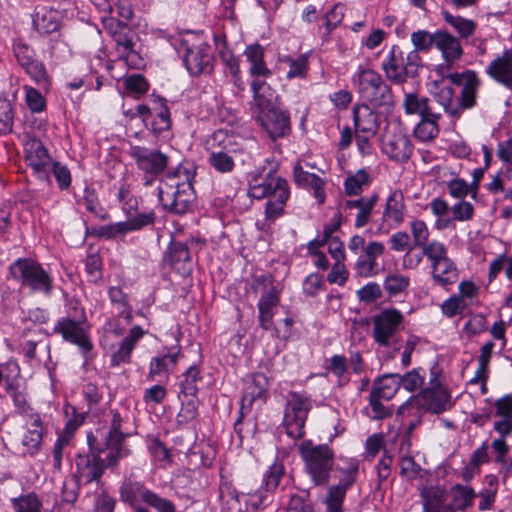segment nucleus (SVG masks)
Returning <instances> with one entry per match:
<instances>
[{
    "label": "nucleus",
    "instance_id": "obj_1",
    "mask_svg": "<svg viewBox=\"0 0 512 512\" xmlns=\"http://www.w3.org/2000/svg\"><path fill=\"white\" fill-rule=\"evenodd\" d=\"M120 427V414L114 412L110 430L105 437V447H95L91 437L88 436L90 451L79 453L75 460L79 483L87 484L98 481L107 467L116 464L127 454V451L121 446L125 435L121 432Z\"/></svg>",
    "mask_w": 512,
    "mask_h": 512
},
{
    "label": "nucleus",
    "instance_id": "obj_2",
    "mask_svg": "<svg viewBox=\"0 0 512 512\" xmlns=\"http://www.w3.org/2000/svg\"><path fill=\"white\" fill-rule=\"evenodd\" d=\"M250 88L256 121L270 140L275 142L288 137L292 132L290 113L275 103V91L264 80H253Z\"/></svg>",
    "mask_w": 512,
    "mask_h": 512
},
{
    "label": "nucleus",
    "instance_id": "obj_3",
    "mask_svg": "<svg viewBox=\"0 0 512 512\" xmlns=\"http://www.w3.org/2000/svg\"><path fill=\"white\" fill-rule=\"evenodd\" d=\"M195 175L196 167L188 161L166 173L164 187H159V201L164 210L173 214H184L189 210L195 200L192 184Z\"/></svg>",
    "mask_w": 512,
    "mask_h": 512
},
{
    "label": "nucleus",
    "instance_id": "obj_4",
    "mask_svg": "<svg viewBox=\"0 0 512 512\" xmlns=\"http://www.w3.org/2000/svg\"><path fill=\"white\" fill-rule=\"evenodd\" d=\"M248 194L251 198L267 199L265 215L268 220L282 216L290 197V187L285 178L274 169L263 168L251 175Z\"/></svg>",
    "mask_w": 512,
    "mask_h": 512
},
{
    "label": "nucleus",
    "instance_id": "obj_5",
    "mask_svg": "<svg viewBox=\"0 0 512 512\" xmlns=\"http://www.w3.org/2000/svg\"><path fill=\"white\" fill-rule=\"evenodd\" d=\"M172 45L190 76L213 73L215 57L204 31H187L174 39Z\"/></svg>",
    "mask_w": 512,
    "mask_h": 512
},
{
    "label": "nucleus",
    "instance_id": "obj_6",
    "mask_svg": "<svg viewBox=\"0 0 512 512\" xmlns=\"http://www.w3.org/2000/svg\"><path fill=\"white\" fill-rule=\"evenodd\" d=\"M352 83L360 98L374 108L392 111L395 105L391 86L373 69L359 67L352 76Z\"/></svg>",
    "mask_w": 512,
    "mask_h": 512
},
{
    "label": "nucleus",
    "instance_id": "obj_7",
    "mask_svg": "<svg viewBox=\"0 0 512 512\" xmlns=\"http://www.w3.org/2000/svg\"><path fill=\"white\" fill-rule=\"evenodd\" d=\"M135 114L141 119L144 127L157 139L167 140L172 133V118L168 100L153 92L146 102L135 107Z\"/></svg>",
    "mask_w": 512,
    "mask_h": 512
},
{
    "label": "nucleus",
    "instance_id": "obj_8",
    "mask_svg": "<svg viewBox=\"0 0 512 512\" xmlns=\"http://www.w3.org/2000/svg\"><path fill=\"white\" fill-rule=\"evenodd\" d=\"M298 450L312 482L315 485H327L334 467L333 449L327 444H315L312 440H305Z\"/></svg>",
    "mask_w": 512,
    "mask_h": 512
},
{
    "label": "nucleus",
    "instance_id": "obj_9",
    "mask_svg": "<svg viewBox=\"0 0 512 512\" xmlns=\"http://www.w3.org/2000/svg\"><path fill=\"white\" fill-rule=\"evenodd\" d=\"M13 279L20 281L23 287L29 288L34 293L49 296L52 293L53 281L43 267L27 258H19L9 267Z\"/></svg>",
    "mask_w": 512,
    "mask_h": 512
},
{
    "label": "nucleus",
    "instance_id": "obj_10",
    "mask_svg": "<svg viewBox=\"0 0 512 512\" xmlns=\"http://www.w3.org/2000/svg\"><path fill=\"white\" fill-rule=\"evenodd\" d=\"M23 158L27 167L40 182L51 184L50 166L53 162L49 150L43 142L32 133H24L23 136Z\"/></svg>",
    "mask_w": 512,
    "mask_h": 512
},
{
    "label": "nucleus",
    "instance_id": "obj_11",
    "mask_svg": "<svg viewBox=\"0 0 512 512\" xmlns=\"http://www.w3.org/2000/svg\"><path fill=\"white\" fill-rule=\"evenodd\" d=\"M12 52L24 73L38 86H48L50 78L45 64L37 56L36 50L23 38L12 40Z\"/></svg>",
    "mask_w": 512,
    "mask_h": 512
},
{
    "label": "nucleus",
    "instance_id": "obj_12",
    "mask_svg": "<svg viewBox=\"0 0 512 512\" xmlns=\"http://www.w3.org/2000/svg\"><path fill=\"white\" fill-rule=\"evenodd\" d=\"M311 400L298 392H290L287 397L283 426L292 439H301L305 435V422L311 409Z\"/></svg>",
    "mask_w": 512,
    "mask_h": 512
},
{
    "label": "nucleus",
    "instance_id": "obj_13",
    "mask_svg": "<svg viewBox=\"0 0 512 512\" xmlns=\"http://www.w3.org/2000/svg\"><path fill=\"white\" fill-rule=\"evenodd\" d=\"M451 396L448 390L440 384L425 388L418 395L411 397L398 408V414L404 415L406 411L421 408L439 414L451 407Z\"/></svg>",
    "mask_w": 512,
    "mask_h": 512
},
{
    "label": "nucleus",
    "instance_id": "obj_14",
    "mask_svg": "<svg viewBox=\"0 0 512 512\" xmlns=\"http://www.w3.org/2000/svg\"><path fill=\"white\" fill-rule=\"evenodd\" d=\"M404 316L395 308L381 310L372 318V337L379 346L389 347L402 329Z\"/></svg>",
    "mask_w": 512,
    "mask_h": 512
},
{
    "label": "nucleus",
    "instance_id": "obj_15",
    "mask_svg": "<svg viewBox=\"0 0 512 512\" xmlns=\"http://www.w3.org/2000/svg\"><path fill=\"white\" fill-rule=\"evenodd\" d=\"M73 316L63 317L58 320L54 332L60 334L65 341L77 345L83 352L92 349L85 326V317L82 309L74 307Z\"/></svg>",
    "mask_w": 512,
    "mask_h": 512
},
{
    "label": "nucleus",
    "instance_id": "obj_16",
    "mask_svg": "<svg viewBox=\"0 0 512 512\" xmlns=\"http://www.w3.org/2000/svg\"><path fill=\"white\" fill-rule=\"evenodd\" d=\"M117 199L126 215L125 221L115 224H154L156 216L153 210L139 207L138 199L133 195L131 185L123 181L117 192Z\"/></svg>",
    "mask_w": 512,
    "mask_h": 512
},
{
    "label": "nucleus",
    "instance_id": "obj_17",
    "mask_svg": "<svg viewBox=\"0 0 512 512\" xmlns=\"http://www.w3.org/2000/svg\"><path fill=\"white\" fill-rule=\"evenodd\" d=\"M130 156L134 159L137 168L151 178L161 175L169 163V157L165 153L145 146H132Z\"/></svg>",
    "mask_w": 512,
    "mask_h": 512
},
{
    "label": "nucleus",
    "instance_id": "obj_18",
    "mask_svg": "<svg viewBox=\"0 0 512 512\" xmlns=\"http://www.w3.org/2000/svg\"><path fill=\"white\" fill-rule=\"evenodd\" d=\"M447 78L457 86H462L458 108L460 115L464 110H469L477 105L478 90L481 86V79L474 70H465L461 73H450Z\"/></svg>",
    "mask_w": 512,
    "mask_h": 512
},
{
    "label": "nucleus",
    "instance_id": "obj_19",
    "mask_svg": "<svg viewBox=\"0 0 512 512\" xmlns=\"http://www.w3.org/2000/svg\"><path fill=\"white\" fill-rule=\"evenodd\" d=\"M260 286L265 288V292L258 302V319L260 326L269 330L273 325L274 309L279 303V293L274 286L271 285V277L262 275L255 279L252 288L258 291Z\"/></svg>",
    "mask_w": 512,
    "mask_h": 512
},
{
    "label": "nucleus",
    "instance_id": "obj_20",
    "mask_svg": "<svg viewBox=\"0 0 512 512\" xmlns=\"http://www.w3.org/2000/svg\"><path fill=\"white\" fill-rule=\"evenodd\" d=\"M107 30L116 44V50L121 58L129 59L136 56L135 50L138 35L127 23L110 22Z\"/></svg>",
    "mask_w": 512,
    "mask_h": 512
},
{
    "label": "nucleus",
    "instance_id": "obj_21",
    "mask_svg": "<svg viewBox=\"0 0 512 512\" xmlns=\"http://www.w3.org/2000/svg\"><path fill=\"white\" fill-rule=\"evenodd\" d=\"M372 105L367 103H355L352 107V119L355 132L376 135L379 131L381 120L380 113Z\"/></svg>",
    "mask_w": 512,
    "mask_h": 512
},
{
    "label": "nucleus",
    "instance_id": "obj_22",
    "mask_svg": "<svg viewBox=\"0 0 512 512\" xmlns=\"http://www.w3.org/2000/svg\"><path fill=\"white\" fill-rule=\"evenodd\" d=\"M382 69L389 81L402 85L408 80L409 69L406 66L405 56L398 45H393L382 62Z\"/></svg>",
    "mask_w": 512,
    "mask_h": 512
},
{
    "label": "nucleus",
    "instance_id": "obj_23",
    "mask_svg": "<svg viewBox=\"0 0 512 512\" xmlns=\"http://www.w3.org/2000/svg\"><path fill=\"white\" fill-rule=\"evenodd\" d=\"M414 145L409 136L398 132L383 142L382 152L392 161L406 163L412 156Z\"/></svg>",
    "mask_w": 512,
    "mask_h": 512
},
{
    "label": "nucleus",
    "instance_id": "obj_24",
    "mask_svg": "<svg viewBox=\"0 0 512 512\" xmlns=\"http://www.w3.org/2000/svg\"><path fill=\"white\" fill-rule=\"evenodd\" d=\"M486 75L497 84L512 90V51L505 49L486 67Z\"/></svg>",
    "mask_w": 512,
    "mask_h": 512
},
{
    "label": "nucleus",
    "instance_id": "obj_25",
    "mask_svg": "<svg viewBox=\"0 0 512 512\" xmlns=\"http://www.w3.org/2000/svg\"><path fill=\"white\" fill-rule=\"evenodd\" d=\"M358 471L357 465H351L347 470H341L343 478L337 485L331 486L327 495V512H341L347 489L355 482Z\"/></svg>",
    "mask_w": 512,
    "mask_h": 512
},
{
    "label": "nucleus",
    "instance_id": "obj_26",
    "mask_svg": "<svg viewBox=\"0 0 512 512\" xmlns=\"http://www.w3.org/2000/svg\"><path fill=\"white\" fill-rule=\"evenodd\" d=\"M243 55L249 62V75L253 80H264L272 76L271 69L268 68L265 62V49L259 43L247 45Z\"/></svg>",
    "mask_w": 512,
    "mask_h": 512
},
{
    "label": "nucleus",
    "instance_id": "obj_27",
    "mask_svg": "<svg viewBox=\"0 0 512 512\" xmlns=\"http://www.w3.org/2000/svg\"><path fill=\"white\" fill-rule=\"evenodd\" d=\"M294 182L297 186L310 189L319 204H323L326 198L325 181L315 173L305 171L298 162L293 168Z\"/></svg>",
    "mask_w": 512,
    "mask_h": 512
},
{
    "label": "nucleus",
    "instance_id": "obj_28",
    "mask_svg": "<svg viewBox=\"0 0 512 512\" xmlns=\"http://www.w3.org/2000/svg\"><path fill=\"white\" fill-rule=\"evenodd\" d=\"M435 48L441 52L442 58L448 66L458 62L464 53L459 39L440 29L437 30Z\"/></svg>",
    "mask_w": 512,
    "mask_h": 512
},
{
    "label": "nucleus",
    "instance_id": "obj_29",
    "mask_svg": "<svg viewBox=\"0 0 512 512\" xmlns=\"http://www.w3.org/2000/svg\"><path fill=\"white\" fill-rule=\"evenodd\" d=\"M213 42L218 57L224 66L225 75L236 74L240 72V57L235 55L229 47L227 36L224 32L213 34Z\"/></svg>",
    "mask_w": 512,
    "mask_h": 512
},
{
    "label": "nucleus",
    "instance_id": "obj_30",
    "mask_svg": "<svg viewBox=\"0 0 512 512\" xmlns=\"http://www.w3.org/2000/svg\"><path fill=\"white\" fill-rule=\"evenodd\" d=\"M32 25L40 35L57 32L61 26L60 13L58 10L46 6L36 8L32 16Z\"/></svg>",
    "mask_w": 512,
    "mask_h": 512
},
{
    "label": "nucleus",
    "instance_id": "obj_31",
    "mask_svg": "<svg viewBox=\"0 0 512 512\" xmlns=\"http://www.w3.org/2000/svg\"><path fill=\"white\" fill-rule=\"evenodd\" d=\"M413 239L405 233L398 232L390 237L391 249L403 252L411 251L414 246H423L429 237L427 226H412Z\"/></svg>",
    "mask_w": 512,
    "mask_h": 512
},
{
    "label": "nucleus",
    "instance_id": "obj_32",
    "mask_svg": "<svg viewBox=\"0 0 512 512\" xmlns=\"http://www.w3.org/2000/svg\"><path fill=\"white\" fill-rule=\"evenodd\" d=\"M495 415L500 419L495 421L493 429L500 436L512 434V395H504L494 403Z\"/></svg>",
    "mask_w": 512,
    "mask_h": 512
},
{
    "label": "nucleus",
    "instance_id": "obj_33",
    "mask_svg": "<svg viewBox=\"0 0 512 512\" xmlns=\"http://www.w3.org/2000/svg\"><path fill=\"white\" fill-rule=\"evenodd\" d=\"M402 106L406 115H418L420 118L435 117L434 111L437 110L432 99L417 93H406Z\"/></svg>",
    "mask_w": 512,
    "mask_h": 512
},
{
    "label": "nucleus",
    "instance_id": "obj_34",
    "mask_svg": "<svg viewBox=\"0 0 512 512\" xmlns=\"http://www.w3.org/2000/svg\"><path fill=\"white\" fill-rule=\"evenodd\" d=\"M268 379L263 373H254L250 375L245 384L244 395L242 397V409L244 405H252L257 399H261L268 390Z\"/></svg>",
    "mask_w": 512,
    "mask_h": 512
},
{
    "label": "nucleus",
    "instance_id": "obj_35",
    "mask_svg": "<svg viewBox=\"0 0 512 512\" xmlns=\"http://www.w3.org/2000/svg\"><path fill=\"white\" fill-rule=\"evenodd\" d=\"M435 117L424 116L413 129L414 137L420 142H430L436 139L440 133L439 120L442 118L440 111H434Z\"/></svg>",
    "mask_w": 512,
    "mask_h": 512
},
{
    "label": "nucleus",
    "instance_id": "obj_36",
    "mask_svg": "<svg viewBox=\"0 0 512 512\" xmlns=\"http://www.w3.org/2000/svg\"><path fill=\"white\" fill-rule=\"evenodd\" d=\"M405 211L404 194L401 190L395 189L390 192L386 199L382 220L384 222L401 223L404 221Z\"/></svg>",
    "mask_w": 512,
    "mask_h": 512
},
{
    "label": "nucleus",
    "instance_id": "obj_37",
    "mask_svg": "<svg viewBox=\"0 0 512 512\" xmlns=\"http://www.w3.org/2000/svg\"><path fill=\"white\" fill-rule=\"evenodd\" d=\"M152 493V490L140 482L124 481L120 488L121 500L133 507H137L139 502L147 504Z\"/></svg>",
    "mask_w": 512,
    "mask_h": 512
},
{
    "label": "nucleus",
    "instance_id": "obj_38",
    "mask_svg": "<svg viewBox=\"0 0 512 512\" xmlns=\"http://www.w3.org/2000/svg\"><path fill=\"white\" fill-rule=\"evenodd\" d=\"M210 151H220L222 153L235 157L242 153V145L235 140L233 135L219 129L215 131L210 139Z\"/></svg>",
    "mask_w": 512,
    "mask_h": 512
},
{
    "label": "nucleus",
    "instance_id": "obj_39",
    "mask_svg": "<svg viewBox=\"0 0 512 512\" xmlns=\"http://www.w3.org/2000/svg\"><path fill=\"white\" fill-rule=\"evenodd\" d=\"M144 335L140 326H134L129 334L122 340L118 350L112 355L111 363L113 366H119L122 363L130 361L131 352L135 343Z\"/></svg>",
    "mask_w": 512,
    "mask_h": 512
},
{
    "label": "nucleus",
    "instance_id": "obj_40",
    "mask_svg": "<svg viewBox=\"0 0 512 512\" xmlns=\"http://www.w3.org/2000/svg\"><path fill=\"white\" fill-rule=\"evenodd\" d=\"M432 267V277L435 283L441 286L453 284L458 279V269L449 258L435 263Z\"/></svg>",
    "mask_w": 512,
    "mask_h": 512
},
{
    "label": "nucleus",
    "instance_id": "obj_41",
    "mask_svg": "<svg viewBox=\"0 0 512 512\" xmlns=\"http://www.w3.org/2000/svg\"><path fill=\"white\" fill-rule=\"evenodd\" d=\"M378 198V194L373 193L369 198L360 197L359 199L349 200L346 202V207L348 209L358 210L355 224H367Z\"/></svg>",
    "mask_w": 512,
    "mask_h": 512
},
{
    "label": "nucleus",
    "instance_id": "obj_42",
    "mask_svg": "<svg viewBox=\"0 0 512 512\" xmlns=\"http://www.w3.org/2000/svg\"><path fill=\"white\" fill-rule=\"evenodd\" d=\"M339 227L328 226L324 230L323 235L318 239L321 247L325 244L328 245V251L335 261H343L345 259L343 242L337 236H332Z\"/></svg>",
    "mask_w": 512,
    "mask_h": 512
},
{
    "label": "nucleus",
    "instance_id": "obj_43",
    "mask_svg": "<svg viewBox=\"0 0 512 512\" xmlns=\"http://www.w3.org/2000/svg\"><path fill=\"white\" fill-rule=\"evenodd\" d=\"M284 63L288 64L289 70L286 73L288 80L305 79L309 72V55L307 53L300 54L297 57L285 56Z\"/></svg>",
    "mask_w": 512,
    "mask_h": 512
},
{
    "label": "nucleus",
    "instance_id": "obj_44",
    "mask_svg": "<svg viewBox=\"0 0 512 512\" xmlns=\"http://www.w3.org/2000/svg\"><path fill=\"white\" fill-rule=\"evenodd\" d=\"M180 352L166 353L153 357L150 362L149 376L153 379L156 376L168 374L170 368L178 361Z\"/></svg>",
    "mask_w": 512,
    "mask_h": 512
},
{
    "label": "nucleus",
    "instance_id": "obj_45",
    "mask_svg": "<svg viewBox=\"0 0 512 512\" xmlns=\"http://www.w3.org/2000/svg\"><path fill=\"white\" fill-rule=\"evenodd\" d=\"M443 19L452 26L461 38L472 36L476 30V23L462 16H454L448 11H442Z\"/></svg>",
    "mask_w": 512,
    "mask_h": 512
},
{
    "label": "nucleus",
    "instance_id": "obj_46",
    "mask_svg": "<svg viewBox=\"0 0 512 512\" xmlns=\"http://www.w3.org/2000/svg\"><path fill=\"white\" fill-rule=\"evenodd\" d=\"M371 183V177L366 169L361 168L355 174L348 176L344 180V191L349 196L359 195L364 186Z\"/></svg>",
    "mask_w": 512,
    "mask_h": 512
},
{
    "label": "nucleus",
    "instance_id": "obj_47",
    "mask_svg": "<svg viewBox=\"0 0 512 512\" xmlns=\"http://www.w3.org/2000/svg\"><path fill=\"white\" fill-rule=\"evenodd\" d=\"M398 388L399 381L397 375L385 376L374 382L371 394H376V396L384 400H389L396 394Z\"/></svg>",
    "mask_w": 512,
    "mask_h": 512
},
{
    "label": "nucleus",
    "instance_id": "obj_48",
    "mask_svg": "<svg viewBox=\"0 0 512 512\" xmlns=\"http://www.w3.org/2000/svg\"><path fill=\"white\" fill-rule=\"evenodd\" d=\"M454 91L451 87L441 88L435 95L433 102L443 108V111L455 119L460 118V108L453 105ZM436 107V105H434Z\"/></svg>",
    "mask_w": 512,
    "mask_h": 512
},
{
    "label": "nucleus",
    "instance_id": "obj_49",
    "mask_svg": "<svg viewBox=\"0 0 512 512\" xmlns=\"http://www.w3.org/2000/svg\"><path fill=\"white\" fill-rule=\"evenodd\" d=\"M15 111L13 103L7 98H0V136L13 132Z\"/></svg>",
    "mask_w": 512,
    "mask_h": 512
},
{
    "label": "nucleus",
    "instance_id": "obj_50",
    "mask_svg": "<svg viewBox=\"0 0 512 512\" xmlns=\"http://www.w3.org/2000/svg\"><path fill=\"white\" fill-rule=\"evenodd\" d=\"M111 302L116 305L118 314L127 322H131L133 318L132 307L128 303V296L119 287H111L108 291Z\"/></svg>",
    "mask_w": 512,
    "mask_h": 512
},
{
    "label": "nucleus",
    "instance_id": "obj_51",
    "mask_svg": "<svg viewBox=\"0 0 512 512\" xmlns=\"http://www.w3.org/2000/svg\"><path fill=\"white\" fill-rule=\"evenodd\" d=\"M208 163L221 174L231 173L235 168L234 157L220 151H209Z\"/></svg>",
    "mask_w": 512,
    "mask_h": 512
},
{
    "label": "nucleus",
    "instance_id": "obj_52",
    "mask_svg": "<svg viewBox=\"0 0 512 512\" xmlns=\"http://www.w3.org/2000/svg\"><path fill=\"white\" fill-rule=\"evenodd\" d=\"M25 92V104L31 113H42L47 109L46 98L42 93L29 85L23 86Z\"/></svg>",
    "mask_w": 512,
    "mask_h": 512
},
{
    "label": "nucleus",
    "instance_id": "obj_53",
    "mask_svg": "<svg viewBox=\"0 0 512 512\" xmlns=\"http://www.w3.org/2000/svg\"><path fill=\"white\" fill-rule=\"evenodd\" d=\"M437 38V30L430 33L427 30H417L411 34V42L414 49L419 52L428 53L432 47H435Z\"/></svg>",
    "mask_w": 512,
    "mask_h": 512
},
{
    "label": "nucleus",
    "instance_id": "obj_54",
    "mask_svg": "<svg viewBox=\"0 0 512 512\" xmlns=\"http://www.w3.org/2000/svg\"><path fill=\"white\" fill-rule=\"evenodd\" d=\"M141 226H85V234L110 239L127 231L137 230Z\"/></svg>",
    "mask_w": 512,
    "mask_h": 512
},
{
    "label": "nucleus",
    "instance_id": "obj_55",
    "mask_svg": "<svg viewBox=\"0 0 512 512\" xmlns=\"http://www.w3.org/2000/svg\"><path fill=\"white\" fill-rule=\"evenodd\" d=\"M15 512H41L42 503L35 493H28L12 499Z\"/></svg>",
    "mask_w": 512,
    "mask_h": 512
},
{
    "label": "nucleus",
    "instance_id": "obj_56",
    "mask_svg": "<svg viewBox=\"0 0 512 512\" xmlns=\"http://www.w3.org/2000/svg\"><path fill=\"white\" fill-rule=\"evenodd\" d=\"M409 284V277L399 273H391L385 278L384 289L389 296H396L404 292Z\"/></svg>",
    "mask_w": 512,
    "mask_h": 512
},
{
    "label": "nucleus",
    "instance_id": "obj_57",
    "mask_svg": "<svg viewBox=\"0 0 512 512\" xmlns=\"http://www.w3.org/2000/svg\"><path fill=\"white\" fill-rule=\"evenodd\" d=\"M148 80L141 74H132L125 78L124 87L128 94L134 95L135 98L142 96L149 90Z\"/></svg>",
    "mask_w": 512,
    "mask_h": 512
},
{
    "label": "nucleus",
    "instance_id": "obj_58",
    "mask_svg": "<svg viewBox=\"0 0 512 512\" xmlns=\"http://www.w3.org/2000/svg\"><path fill=\"white\" fill-rule=\"evenodd\" d=\"M53 174L57 186L61 191L68 190L72 183V176L67 165L53 161L50 166V174Z\"/></svg>",
    "mask_w": 512,
    "mask_h": 512
},
{
    "label": "nucleus",
    "instance_id": "obj_59",
    "mask_svg": "<svg viewBox=\"0 0 512 512\" xmlns=\"http://www.w3.org/2000/svg\"><path fill=\"white\" fill-rule=\"evenodd\" d=\"M327 370L328 372L337 377L338 384L340 386H344L350 381V378L348 377L347 374V360L344 356H332L327 367Z\"/></svg>",
    "mask_w": 512,
    "mask_h": 512
},
{
    "label": "nucleus",
    "instance_id": "obj_60",
    "mask_svg": "<svg viewBox=\"0 0 512 512\" xmlns=\"http://www.w3.org/2000/svg\"><path fill=\"white\" fill-rule=\"evenodd\" d=\"M83 205L95 219L105 220L107 213L97 200V196L93 191L85 189L83 197Z\"/></svg>",
    "mask_w": 512,
    "mask_h": 512
},
{
    "label": "nucleus",
    "instance_id": "obj_61",
    "mask_svg": "<svg viewBox=\"0 0 512 512\" xmlns=\"http://www.w3.org/2000/svg\"><path fill=\"white\" fill-rule=\"evenodd\" d=\"M486 481L488 483L489 488L484 489L479 493V497L481 499L479 502L480 511H486L491 509L497 494L496 478L493 476H487Z\"/></svg>",
    "mask_w": 512,
    "mask_h": 512
},
{
    "label": "nucleus",
    "instance_id": "obj_62",
    "mask_svg": "<svg viewBox=\"0 0 512 512\" xmlns=\"http://www.w3.org/2000/svg\"><path fill=\"white\" fill-rule=\"evenodd\" d=\"M199 376V370L196 366H191L183 374V380L181 381V393L186 397H195L197 392V380Z\"/></svg>",
    "mask_w": 512,
    "mask_h": 512
},
{
    "label": "nucleus",
    "instance_id": "obj_63",
    "mask_svg": "<svg viewBox=\"0 0 512 512\" xmlns=\"http://www.w3.org/2000/svg\"><path fill=\"white\" fill-rule=\"evenodd\" d=\"M284 474V467L280 463H274L268 469V471L264 475L263 479V488L266 489L267 492L274 491L279 483L280 479Z\"/></svg>",
    "mask_w": 512,
    "mask_h": 512
},
{
    "label": "nucleus",
    "instance_id": "obj_64",
    "mask_svg": "<svg viewBox=\"0 0 512 512\" xmlns=\"http://www.w3.org/2000/svg\"><path fill=\"white\" fill-rule=\"evenodd\" d=\"M454 501L461 509H467L473 505V500L476 497L475 491L468 486L457 484L453 487Z\"/></svg>",
    "mask_w": 512,
    "mask_h": 512
}]
</instances>
